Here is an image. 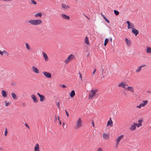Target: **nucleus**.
<instances>
[{
  "label": "nucleus",
  "mask_w": 151,
  "mask_h": 151,
  "mask_svg": "<svg viewBox=\"0 0 151 151\" xmlns=\"http://www.w3.org/2000/svg\"><path fill=\"white\" fill-rule=\"evenodd\" d=\"M28 22L32 25L37 26L41 24L42 21L40 19H30L28 21Z\"/></svg>",
  "instance_id": "1"
},
{
  "label": "nucleus",
  "mask_w": 151,
  "mask_h": 151,
  "mask_svg": "<svg viewBox=\"0 0 151 151\" xmlns=\"http://www.w3.org/2000/svg\"><path fill=\"white\" fill-rule=\"evenodd\" d=\"M82 126V122L81 118L78 119L76 122V124L75 126V128L77 129L81 127Z\"/></svg>",
  "instance_id": "2"
},
{
  "label": "nucleus",
  "mask_w": 151,
  "mask_h": 151,
  "mask_svg": "<svg viewBox=\"0 0 151 151\" xmlns=\"http://www.w3.org/2000/svg\"><path fill=\"white\" fill-rule=\"evenodd\" d=\"M98 91L97 89L91 90L89 93L88 99H91L94 97L96 95V93Z\"/></svg>",
  "instance_id": "3"
},
{
  "label": "nucleus",
  "mask_w": 151,
  "mask_h": 151,
  "mask_svg": "<svg viewBox=\"0 0 151 151\" xmlns=\"http://www.w3.org/2000/svg\"><path fill=\"white\" fill-rule=\"evenodd\" d=\"M127 86L128 85L127 84L125 83H124L123 82H121L118 85V87H122L125 89H127Z\"/></svg>",
  "instance_id": "4"
},
{
  "label": "nucleus",
  "mask_w": 151,
  "mask_h": 151,
  "mask_svg": "<svg viewBox=\"0 0 151 151\" xmlns=\"http://www.w3.org/2000/svg\"><path fill=\"white\" fill-rule=\"evenodd\" d=\"M74 55L73 54L70 55L68 58L65 61V62L67 63L71 60L74 58Z\"/></svg>",
  "instance_id": "5"
},
{
  "label": "nucleus",
  "mask_w": 151,
  "mask_h": 151,
  "mask_svg": "<svg viewBox=\"0 0 151 151\" xmlns=\"http://www.w3.org/2000/svg\"><path fill=\"white\" fill-rule=\"evenodd\" d=\"M43 73L44 75L47 78H51V75L49 72L44 71L43 72Z\"/></svg>",
  "instance_id": "6"
},
{
  "label": "nucleus",
  "mask_w": 151,
  "mask_h": 151,
  "mask_svg": "<svg viewBox=\"0 0 151 151\" xmlns=\"http://www.w3.org/2000/svg\"><path fill=\"white\" fill-rule=\"evenodd\" d=\"M146 66V65L145 64H143L139 66L138 68L136 69V72H139L141 70V68L142 67H144Z\"/></svg>",
  "instance_id": "7"
},
{
  "label": "nucleus",
  "mask_w": 151,
  "mask_h": 151,
  "mask_svg": "<svg viewBox=\"0 0 151 151\" xmlns=\"http://www.w3.org/2000/svg\"><path fill=\"white\" fill-rule=\"evenodd\" d=\"M132 33L134 35H135L136 36L139 33V31L138 30L136 29L135 28H132Z\"/></svg>",
  "instance_id": "8"
},
{
  "label": "nucleus",
  "mask_w": 151,
  "mask_h": 151,
  "mask_svg": "<svg viewBox=\"0 0 151 151\" xmlns=\"http://www.w3.org/2000/svg\"><path fill=\"white\" fill-rule=\"evenodd\" d=\"M137 127V124L134 123V124H132L131 125V127L129 128V129L131 130H134L136 129V127Z\"/></svg>",
  "instance_id": "9"
},
{
  "label": "nucleus",
  "mask_w": 151,
  "mask_h": 151,
  "mask_svg": "<svg viewBox=\"0 0 151 151\" xmlns=\"http://www.w3.org/2000/svg\"><path fill=\"white\" fill-rule=\"evenodd\" d=\"M124 137V135H121L118 138L116 139V144L119 145V142L122 138Z\"/></svg>",
  "instance_id": "10"
},
{
  "label": "nucleus",
  "mask_w": 151,
  "mask_h": 151,
  "mask_svg": "<svg viewBox=\"0 0 151 151\" xmlns=\"http://www.w3.org/2000/svg\"><path fill=\"white\" fill-rule=\"evenodd\" d=\"M31 97L32 99L34 102L36 103L38 102V100L37 98L35 96L34 94H32L31 96Z\"/></svg>",
  "instance_id": "11"
},
{
  "label": "nucleus",
  "mask_w": 151,
  "mask_h": 151,
  "mask_svg": "<svg viewBox=\"0 0 151 151\" xmlns=\"http://www.w3.org/2000/svg\"><path fill=\"white\" fill-rule=\"evenodd\" d=\"M61 16L63 19H64L68 20L70 19V17L69 16H67L64 14H61Z\"/></svg>",
  "instance_id": "12"
},
{
  "label": "nucleus",
  "mask_w": 151,
  "mask_h": 151,
  "mask_svg": "<svg viewBox=\"0 0 151 151\" xmlns=\"http://www.w3.org/2000/svg\"><path fill=\"white\" fill-rule=\"evenodd\" d=\"M33 71L35 73H39V71L38 70L35 66H33L32 68Z\"/></svg>",
  "instance_id": "13"
},
{
  "label": "nucleus",
  "mask_w": 151,
  "mask_h": 151,
  "mask_svg": "<svg viewBox=\"0 0 151 151\" xmlns=\"http://www.w3.org/2000/svg\"><path fill=\"white\" fill-rule=\"evenodd\" d=\"M42 54L43 57L44 58L45 60V61H48V58L46 54L45 53L43 52H42Z\"/></svg>",
  "instance_id": "14"
},
{
  "label": "nucleus",
  "mask_w": 151,
  "mask_h": 151,
  "mask_svg": "<svg viewBox=\"0 0 151 151\" xmlns=\"http://www.w3.org/2000/svg\"><path fill=\"white\" fill-rule=\"evenodd\" d=\"M129 91H131L132 93L134 92V88L131 86L129 87L128 86L127 87V89Z\"/></svg>",
  "instance_id": "15"
},
{
  "label": "nucleus",
  "mask_w": 151,
  "mask_h": 151,
  "mask_svg": "<svg viewBox=\"0 0 151 151\" xmlns=\"http://www.w3.org/2000/svg\"><path fill=\"white\" fill-rule=\"evenodd\" d=\"M109 125L110 127H112L113 126V122L111 118H110L109 120L107 122V126H108Z\"/></svg>",
  "instance_id": "16"
},
{
  "label": "nucleus",
  "mask_w": 151,
  "mask_h": 151,
  "mask_svg": "<svg viewBox=\"0 0 151 151\" xmlns=\"http://www.w3.org/2000/svg\"><path fill=\"white\" fill-rule=\"evenodd\" d=\"M61 6L64 9H67L70 8L69 6L63 3L61 4Z\"/></svg>",
  "instance_id": "17"
},
{
  "label": "nucleus",
  "mask_w": 151,
  "mask_h": 151,
  "mask_svg": "<svg viewBox=\"0 0 151 151\" xmlns=\"http://www.w3.org/2000/svg\"><path fill=\"white\" fill-rule=\"evenodd\" d=\"M1 94L2 96L4 97H6L7 96V94L6 91L4 90H2L1 91Z\"/></svg>",
  "instance_id": "18"
},
{
  "label": "nucleus",
  "mask_w": 151,
  "mask_h": 151,
  "mask_svg": "<svg viewBox=\"0 0 151 151\" xmlns=\"http://www.w3.org/2000/svg\"><path fill=\"white\" fill-rule=\"evenodd\" d=\"M148 101L147 100H145L142 101V103H141L142 107L145 106L148 103Z\"/></svg>",
  "instance_id": "19"
},
{
  "label": "nucleus",
  "mask_w": 151,
  "mask_h": 151,
  "mask_svg": "<svg viewBox=\"0 0 151 151\" xmlns=\"http://www.w3.org/2000/svg\"><path fill=\"white\" fill-rule=\"evenodd\" d=\"M109 137V134H106L104 133L103 134V138L104 139H108Z\"/></svg>",
  "instance_id": "20"
},
{
  "label": "nucleus",
  "mask_w": 151,
  "mask_h": 151,
  "mask_svg": "<svg viewBox=\"0 0 151 151\" xmlns=\"http://www.w3.org/2000/svg\"><path fill=\"white\" fill-rule=\"evenodd\" d=\"M142 122H143V120L142 119H140L138 120V124H137V127H140L142 126Z\"/></svg>",
  "instance_id": "21"
},
{
  "label": "nucleus",
  "mask_w": 151,
  "mask_h": 151,
  "mask_svg": "<svg viewBox=\"0 0 151 151\" xmlns=\"http://www.w3.org/2000/svg\"><path fill=\"white\" fill-rule=\"evenodd\" d=\"M34 150L35 151H40L39 150V145L38 144H37L35 146Z\"/></svg>",
  "instance_id": "22"
},
{
  "label": "nucleus",
  "mask_w": 151,
  "mask_h": 151,
  "mask_svg": "<svg viewBox=\"0 0 151 151\" xmlns=\"http://www.w3.org/2000/svg\"><path fill=\"white\" fill-rule=\"evenodd\" d=\"M125 40L127 43V45L128 46H130L131 44V42L130 40H128L127 38L125 39Z\"/></svg>",
  "instance_id": "23"
},
{
  "label": "nucleus",
  "mask_w": 151,
  "mask_h": 151,
  "mask_svg": "<svg viewBox=\"0 0 151 151\" xmlns=\"http://www.w3.org/2000/svg\"><path fill=\"white\" fill-rule=\"evenodd\" d=\"M35 17L36 18H38V17H42V14L41 12L37 13L35 15Z\"/></svg>",
  "instance_id": "24"
},
{
  "label": "nucleus",
  "mask_w": 151,
  "mask_h": 151,
  "mask_svg": "<svg viewBox=\"0 0 151 151\" xmlns=\"http://www.w3.org/2000/svg\"><path fill=\"white\" fill-rule=\"evenodd\" d=\"M11 96L12 98L14 99H17V96L13 92H12L11 93Z\"/></svg>",
  "instance_id": "25"
},
{
  "label": "nucleus",
  "mask_w": 151,
  "mask_h": 151,
  "mask_svg": "<svg viewBox=\"0 0 151 151\" xmlns=\"http://www.w3.org/2000/svg\"><path fill=\"white\" fill-rule=\"evenodd\" d=\"M84 41H85V43H86L87 45H89L90 43L88 41V38L87 36H86V37H85Z\"/></svg>",
  "instance_id": "26"
},
{
  "label": "nucleus",
  "mask_w": 151,
  "mask_h": 151,
  "mask_svg": "<svg viewBox=\"0 0 151 151\" xmlns=\"http://www.w3.org/2000/svg\"><path fill=\"white\" fill-rule=\"evenodd\" d=\"M39 97L40 98V101H42L45 99V97L43 95H41Z\"/></svg>",
  "instance_id": "27"
},
{
  "label": "nucleus",
  "mask_w": 151,
  "mask_h": 151,
  "mask_svg": "<svg viewBox=\"0 0 151 151\" xmlns=\"http://www.w3.org/2000/svg\"><path fill=\"white\" fill-rule=\"evenodd\" d=\"M75 95V92L74 90H72L70 93V96L71 98H73Z\"/></svg>",
  "instance_id": "28"
},
{
  "label": "nucleus",
  "mask_w": 151,
  "mask_h": 151,
  "mask_svg": "<svg viewBox=\"0 0 151 151\" xmlns=\"http://www.w3.org/2000/svg\"><path fill=\"white\" fill-rule=\"evenodd\" d=\"M146 52L148 53H151V48L150 47H147Z\"/></svg>",
  "instance_id": "29"
},
{
  "label": "nucleus",
  "mask_w": 151,
  "mask_h": 151,
  "mask_svg": "<svg viewBox=\"0 0 151 151\" xmlns=\"http://www.w3.org/2000/svg\"><path fill=\"white\" fill-rule=\"evenodd\" d=\"M134 27V25L132 23H131L128 26V29H130L132 28H133Z\"/></svg>",
  "instance_id": "30"
},
{
  "label": "nucleus",
  "mask_w": 151,
  "mask_h": 151,
  "mask_svg": "<svg viewBox=\"0 0 151 151\" xmlns=\"http://www.w3.org/2000/svg\"><path fill=\"white\" fill-rule=\"evenodd\" d=\"M3 53H4L5 54H7L8 53L5 50H4L2 52L0 50V54L1 55H3Z\"/></svg>",
  "instance_id": "31"
},
{
  "label": "nucleus",
  "mask_w": 151,
  "mask_h": 151,
  "mask_svg": "<svg viewBox=\"0 0 151 151\" xmlns=\"http://www.w3.org/2000/svg\"><path fill=\"white\" fill-rule=\"evenodd\" d=\"M109 41V39L107 38H106L105 40L104 45L106 46L108 42Z\"/></svg>",
  "instance_id": "32"
},
{
  "label": "nucleus",
  "mask_w": 151,
  "mask_h": 151,
  "mask_svg": "<svg viewBox=\"0 0 151 151\" xmlns=\"http://www.w3.org/2000/svg\"><path fill=\"white\" fill-rule=\"evenodd\" d=\"M25 46H26V48H27V50H30V46L28 43H25Z\"/></svg>",
  "instance_id": "33"
},
{
  "label": "nucleus",
  "mask_w": 151,
  "mask_h": 151,
  "mask_svg": "<svg viewBox=\"0 0 151 151\" xmlns=\"http://www.w3.org/2000/svg\"><path fill=\"white\" fill-rule=\"evenodd\" d=\"M114 13L116 15H118L119 14V12L116 10H114Z\"/></svg>",
  "instance_id": "34"
},
{
  "label": "nucleus",
  "mask_w": 151,
  "mask_h": 151,
  "mask_svg": "<svg viewBox=\"0 0 151 151\" xmlns=\"http://www.w3.org/2000/svg\"><path fill=\"white\" fill-rule=\"evenodd\" d=\"M8 133V131L7 128H5V130L4 132V135L6 136Z\"/></svg>",
  "instance_id": "35"
},
{
  "label": "nucleus",
  "mask_w": 151,
  "mask_h": 151,
  "mask_svg": "<svg viewBox=\"0 0 151 151\" xmlns=\"http://www.w3.org/2000/svg\"><path fill=\"white\" fill-rule=\"evenodd\" d=\"M142 107V104H140L139 105L137 106L136 107L138 109H140Z\"/></svg>",
  "instance_id": "36"
},
{
  "label": "nucleus",
  "mask_w": 151,
  "mask_h": 151,
  "mask_svg": "<svg viewBox=\"0 0 151 151\" xmlns=\"http://www.w3.org/2000/svg\"><path fill=\"white\" fill-rule=\"evenodd\" d=\"M5 106H7L9 104V102H7L6 101L5 102Z\"/></svg>",
  "instance_id": "37"
},
{
  "label": "nucleus",
  "mask_w": 151,
  "mask_h": 151,
  "mask_svg": "<svg viewBox=\"0 0 151 151\" xmlns=\"http://www.w3.org/2000/svg\"><path fill=\"white\" fill-rule=\"evenodd\" d=\"M31 2L34 4H37L36 2L34 0H31Z\"/></svg>",
  "instance_id": "38"
},
{
  "label": "nucleus",
  "mask_w": 151,
  "mask_h": 151,
  "mask_svg": "<svg viewBox=\"0 0 151 151\" xmlns=\"http://www.w3.org/2000/svg\"><path fill=\"white\" fill-rule=\"evenodd\" d=\"M96 68H95L94 70H93V72L92 73V76H93V75L95 74V73L96 72Z\"/></svg>",
  "instance_id": "39"
},
{
  "label": "nucleus",
  "mask_w": 151,
  "mask_h": 151,
  "mask_svg": "<svg viewBox=\"0 0 151 151\" xmlns=\"http://www.w3.org/2000/svg\"><path fill=\"white\" fill-rule=\"evenodd\" d=\"M79 76H80V78L81 79V81H82V78L81 74L80 73H79Z\"/></svg>",
  "instance_id": "40"
},
{
  "label": "nucleus",
  "mask_w": 151,
  "mask_h": 151,
  "mask_svg": "<svg viewBox=\"0 0 151 151\" xmlns=\"http://www.w3.org/2000/svg\"><path fill=\"white\" fill-rule=\"evenodd\" d=\"M96 151H102V149H101V147H99L97 149Z\"/></svg>",
  "instance_id": "41"
},
{
  "label": "nucleus",
  "mask_w": 151,
  "mask_h": 151,
  "mask_svg": "<svg viewBox=\"0 0 151 151\" xmlns=\"http://www.w3.org/2000/svg\"><path fill=\"white\" fill-rule=\"evenodd\" d=\"M104 19H105V21L107 22L108 23H109V21L106 19V17Z\"/></svg>",
  "instance_id": "42"
},
{
  "label": "nucleus",
  "mask_w": 151,
  "mask_h": 151,
  "mask_svg": "<svg viewBox=\"0 0 151 151\" xmlns=\"http://www.w3.org/2000/svg\"><path fill=\"white\" fill-rule=\"evenodd\" d=\"M65 111L66 114L67 116H69L68 113V112L67 111V110H65Z\"/></svg>",
  "instance_id": "43"
},
{
  "label": "nucleus",
  "mask_w": 151,
  "mask_h": 151,
  "mask_svg": "<svg viewBox=\"0 0 151 151\" xmlns=\"http://www.w3.org/2000/svg\"><path fill=\"white\" fill-rule=\"evenodd\" d=\"M101 15L103 17V18L104 19L106 17H105V16L103 14H102V13H101Z\"/></svg>",
  "instance_id": "44"
},
{
  "label": "nucleus",
  "mask_w": 151,
  "mask_h": 151,
  "mask_svg": "<svg viewBox=\"0 0 151 151\" xmlns=\"http://www.w3.org/2000/svg\"><path fill=\"white\" fill-rule=\"evenodd\" d=\"M126 22L128 24V26L131 23H130V22L129 21H127Z\"/></svg>",
  "instance_id": "45"
},
{
  "label": "nucleus",
  "mask_w": 151,
  "mask_h": 151,
  "mask_svg": "<svg viewBox=\"0 0 151 151\" xmlns=\"http://www.w3.org/2000/svg\"><path fill=\"white\" fill-rule=\"evenodd\" d=\"M56 105L58 106V107L59 108L60 106L59 102H58V103H57Z\"/></svg>",
  "instance_id": "46"
},
{
  "label": "nucleus",
  "mask_w": 151,
  "mask_h": 151,
  "mask_svg": "<svg viewBox=\"0 0 151 151\" xmlns=\"http://www.w3.org/2000/svg\"><path fill=\"white\" fill-rule=\"evenodd\" d=\"M109 40L111 43L112 42V38L111 37H109Z\"/></svg>",
  "instance_id": "47"
},
{
  "label": "nucleus",
  "mask_w": 151,
  "mask_h": 151,
  "mask_svg": "<svg viewBox=\"0 0 151 151\" xmlns=\"http://www.w3.org/2000/svg\"><path fill=\"white\" fill-rule=\"evenodd\" d=\"M62 87L63 88H65L66 87V86H65V85H62Z\"/></svg>",
  "instance_id": "48"
},
{
  "label": "nucleus",
  "mask_w": 151,
  "mask_h": 151,
  "mask_svg": "<svg viewBox=\"0 0 151 151\" xmlns=\"http://www.w3.org/2000/svg\"><path fill=\"white\" fill-rule=\"evenodd\" d=\"M58 120L59 121L60 124V125L61 124V122L60 121V120H59V116L58 117Z\"/></svg>",
  "instance_id": "49"
},
{
  "label": "nucleus",
  "mask_w": 151,
  "mask_h": 151,
  "mask_svg": "<svg viewBox=\"0 0 151 151\" xmlns=\"http://www.w3.org/2000/svg\"><path fill=\"white\" fill-rule=\"evenodd\" d=\"M12 0H3L4 1H11Z\"/></svg>",
  "instance_id": "50"
},
{
  "label": "nucleus",
  "mask_w": 151,
  "mask_h": 151,
  "mask_svg": "<svg viewBox=\"0 0 151 151\" xmlns=\"http://www.w3.org/2000/svg\"><path fill=\"white\" fill-rule=\"evenodd\" d=\"M25 125L28 128H29V126L27 124V123H26L25 124Z\"/></svg>",
  "instance_id": "51"
},
{
  "label": "nucleus",
  "mask_w": 151,
  "mask_h": 151,
  "mask_svg": "<svg viewBox=\"0 0 151 151\" xmlns=\"http://www.w3.org/2000/svg\"><path fill=\"white\" fill-rule=\"evenodd\" d=\"M92 124L93 126L94 127V123L93 121L92 122Z\"/></svg>",
  "instance_id": "52"
},
{
  "label": "nucleus",
  "mask_w": 151,
  "mask_h": 151,
  "mask_svg": "<svg viewBox=\"0 0 151 151\" xmlns=\"http://www.w3.org/2000/svg\"><path fill=\"white\" fill-rule=\"evenodd\" d=\"M37 94L40 97V96H41L42 95L40 94L39 93H37Z\"/></svg>",
  "instance_id": "53"
},
{
  "label": "nucleus",
  "mask_w": 151,
  "mask_h": 151,
  "mask_svg": "<svg viewBox=\"0 0 151 151\" xmlns=\"http://www.w3.org/2000/svg\"><path fill=\"white\" fill-rule=\"evenodd\" d=\"M147 93H151V92L149 91H147Z\"/></svg>",
  "instance_id": "54"
},
{
  "label": "nucleus",
  "mask_w": 151,
  "mask_h": 151,
  "mask_svg": "<svg viewBox=\"0 0 151 151\" xmlns=\"http://www.w3.org/2000/svg\"><path fill=\"white\" fill-rule=\"evenodd\" d=\"M101 70H102V73H103V72L104 71V70L103 69H102Z\"/></svg>",
  "instance_id": "55"
},
{
  "label": "nucleus",
  "mask_w": 151,
  "mask_h": 151,
  "mask_svg": "<svg viewBox=\"0 0 151 151\" xmlns=\"http://www.w3.org/2000/svg\"><path fill=\"white\" fill-rule=\"evenodd\" d=\"M65 124L64 122H63V125H64Z\"/></svg>",
  "instance_id": "56"
},
{
  "label": "nucleus",
  "mask_w": 151,
  "mask_h": 151,
  "mask_svg": "<svg viewBox=\"0 0 151 151\" xmlns=\"http://www.w3.org/2000/svg\"><path fill=\"white\" fill-rule=\"evenodd\" d=\"M55 120H57V119H55Z\"/></svg>",
  "instance_id": "57"
},
{
  "label": "nucleus",
  "mask_w": 151,
  "mask_h": 151,
  "mask_svg": "<svg viewBox=\"0 0 151 151\" xmlns=\"http://www.w3.org/2000/svg\"><path fill=\"white\" fill-rule=\"evenodd\" d=\"M0 149H1V148L0 147Z\"/></svg>",
  "instance_id": "58"
}]
</instances>
